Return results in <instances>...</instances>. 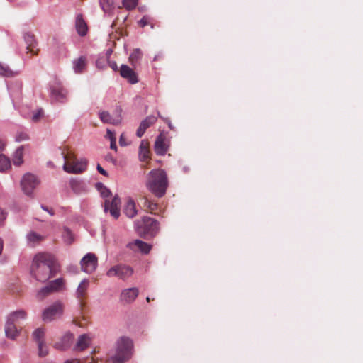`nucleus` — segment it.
Returning <instances> with one entry per match:
<instances>
[{
    "label": "nucleus",
    "instance_id": "1",
    "mask_svg": "<svg viewBox=\"0 0 363 363\" xmlns=\"http://www.w3.org/2000/svg\"><path fill=\"white\" fill-rule=\"evenodd\" d=\"M59 270V264L52 254L40 252L33 259L31 274L38 281L45 282L48 281L55 277Z\"/></svg>",
    "mask_w": 363,
    "mask_h": 363
},
{
    "label": "nucleus",
    "instance_id": "2",
    "mask_svg": "<svg viewBox=\"0 0 363 363\" xmlns=\"http://www.w3.org/2000/svg\"><path fill=\"white\" fill-rule=\"evenodd\" d=\"M133 351V343L128 337H121L116 343V350L113 353L108 354L109 363H124L128 361Z\"/></svg>",
    "mask_w": 363,
    "mask_h": 363
},
{
    "label": "nucleus",
    "instance_id": "3",
    "mask_svg": "<svg viewBox=\"0 0 363 363\" xmlns=\"http://www.w3.org/2000/svg\"><path fill=\"white\" fill-rule=\"evenodd\" d=\"M168 179L162 169H154L149 174L147 187L155 196L162 197L168 187Z\"/></svg>",
    "mask_w": 363,
    "mask_h": 363
},
{
    "label": "nucleus",
    "instance_id": "4",
    "mask_svg": "<svg viewBox=\"0 0 363 363\" xmlns=\"http://www.w3.org/2000/svg\"><path fill=\"white\" fill-rule=\"evenodd\" d=\"M136 231L141 235L155 234L159 230V223L156 220L148 216H144L135 223Z\"/></svg>",
    "mask_w": 363,
    "mask_h": 363
},
{
    "label": "nucleus",
    "instance_id": "5",
    "mask_svg": "<svg viewBox=\"0 0 363 363\" xmlns=\"http://www.w3.org/2000/svg\"><path fill=\"white\" fill-rule=\"evenodd\" d=\"M40 181L33 174L26 173L25 174L21 180V187L23 192L28 196H34V190L40 184Z\"/></svg>",
    "mask_w": 363,
    "mask_h": 363
},
{
    "label": "nucleus",
    "instance_id": "6",
    "mask_svg": "<svg viewBox=\"0 0 363 363\" xmlns=\"http://www.w3.org/2000/svg\"><path fill=\"white\" fill-rule=\"evenodd\" d=\"M133 269L125 264H117L111 267L106 272L108 277H117L121 279L125 280L132 276Z\"/></svg>",
    "mask_w": 363,
    "mask_h": 363
},
{
    "label": "nucleus",
    "instance_id": "7",
    "mask_svg": "<svg viewBox=\"0 0 363 363\" xmlns=\"http://www.w3.org/2000/svg\"><path fill=\"white\" fill-rule=\"evenodd\" d=\"M64 287V280L61 278L57 279L49 283L48 285L42 288L37 294L40 299H43L51 293L59 291Z\"/></svg>",
    "mask_w": 363,
    "mask_h": 363
},
{
    "label": "nucleus",
    "instance_id": "8",
    "mask_svg": "<svg viewBox=\"0 0 363 363\" xmlns=\"http://www.w3.org/2000/svg\"><path fill=\"white\" fill-rule=\"evenodd\" d=\"M63 312V306L60 301H57L47 308L43 314V319L45 322H50L60 317Z\"/></svg>",
    "mask_w": 363,
    "mask_h": 363
},
{
    "label": "nucleus",
    "instance_id": "9",
    "mask_svg": "<svg viewBox=\"0 0 363 363\" xmlns=\"http://www.w3.org/2000/svg\"><path fill=\"white\" fill-rule=\"evenodd\" d=\"M86 168L85 160H65L63 169L70 174H79L83 172Z\"/></svg>",
    "mask_w": 363,
    "mask_h": 363
},
{
    "label": "nucleus",
    "instance_id": "10",
    "mask_svg": "<svg viewBox=\"0 0 363 363\" xmlns=\"http://www.w3.org/2000/svg\"><path fill=\"white\" fill-rule=\"evenodd\" d=\"M98 258L94 253H87L80 262L82 271L89 274L96 270Z\"/></svg>",
    "mask_w": 363,
    "mask_h": 363
},
{
    "label": "nucleus",
    "instance_id": "11",
    "mask_svg": "<svg viewBox=\"0 0 363 363\" xmlns=\"http://www.w3.org/2000/svg\"><path fill=\"white\" fill-rule=\"evenodd\" d=\"M24 40L26 44V52L28 58H30L33 55H37L39 52L38 48V43L34 35L28 33L24 35Z\"/></svg>",
    "mask_w": 363,
    "mask_h": 363
},
{
    "label": "nucleus",
    "instance_id": "12",
    "mask_svg": "<svg viewBox=\"0 0 363 363\" xmlns=\"http://www.w3.org/2000/svg\"><path fill=\"white\" fill-rule=\"evenodd\" d=\"M169 148V140L164 134L160 133L155 142V151L159 156H163Z\"/></svg>",
    "mask_w": 363,
    "mask_h": 363
},
{
    "label": "nucleus",
    "instance_id": "13",
    "mask_svg": "<svg viewBox=\"0 0 363 363\" xmlns=\"http://www.w3.org/2000/svg\"><path fill=\"white\" fill-rule=\"evenodd\" d=\"M121 200L118 196H114L111 201L106 200L104 202V211H109L111 215L115 218H118L120 216L119 206Z\"/></svg>",
    "mask_w": 363,
    "mask_h": 363
},
{
    "label": "nucleus",
    "instance_id": "14",
    "mask_svg": "<svg viewBox=\"0 0 363 363\" xmlns=\"http://www.w3.org/2000/svg\"><path fill=\"white\" fill-rule=\"evenodd\" d=\"M89 286V281L88 279H84L79 284L76 291L77 298L79 300L81 308L85 306L86 299L87 298V290Z\"/></svg>",
    "mask_w": 363,
    "mask_h": 363
},
{
    "label": "nucleus",
    "instance_id": "15",
    "mask_svg": "<svg viewBox=\"0 0 363 363\" xmlns=\"http://www.w3.org/2000/svg\"><path fill=\"white\" fill-rule=\"evenodd\" d=\"M121 76L129 83L134 84L138 82V74L135 71L126 65H122L120 68Z\"/></svg>",
    "mask_w": 363,
    "mask_h": 363
},
{
    "label": "nucleus",
    "instance_id": "16",
    "mask_svg": "<svg viewBox=\"0 0 363 363\" xmlns=\"http://www.w3.org/2000/svg\"><path fill=\"white\" fill-rule=\"evenodd\" d=\"M157 121V117L155 116H147L140 124L139 128L137 130L136 135L138 138H141L145 130L153 125Z\"/></svg>",
    "mask_w": 363,
    "mask_h": 363
},
{
    "label": "nucleus",
    "instance_id": "17",
    "mask_svg": "<svg viewBox=\"0 0 363 363\" xmlns=\"http://www.w3.org/2000/svg\"><path fill=\"white\" fill-rule=\"evenodd\" d=\"M140 205L142 208H143L145 211L150 212V213H153L155 215L159 214V206L156 203L152 202L149 200L146 196H144L140 199Z\"/></svg>",
    "mask_w": 363,
    "mask_h": 363
},
{
    "label": "nucleus",
    "instance_id": "18",
    "mask_svg": "<svg viewBox=\"0 0 363 363\" xmlns=\"http://www.w3.org/2000/svg\"><path fill=\"white\" fill-rule=\"evenodd\" d=\"M138 296L137 288H130L123 290L121 294V300L126 303H132Z\"/></svg>",
    "mask_w": 363,
    "mask_h": 363
},
{
    "label": "nucleus",
    "instance_id": "19",
    "mask_svg": "<svg viewBox=\"0 0 363 363\" xmlns=\"http://www.w3.org/2000/svg\"><path fill=\"white\" fill-rule=\"evenodd\" d=\"M16 322L7 319L5 325V333L8 338L14 340L18 335L19 330L16 327Z\"/></svg>",
    "mask_w": 363,
    "mask_h": 363
},
{
    "label": "nucleus",
    "instance_id": "20",
    "mask_svg": "<svg viewBox=\"0 0 363 363\" xmlns=\"http://www.w3.org/2000/svg\"><path fill=\"white\" fill-rule=\"evenodd\" d=\"M128 247L134 251H140L145 254L148 253L151 248L150 245L139 240H136L134 242L129 243Z\"/></svg>",
    "mask_w": 363,
    "mask_h": 363
},
{
    "label": "nucleus",
    "instance_id": "21",
    "mask_svg": "<svg viewBox=\"0 0 363 363\" xmlns=\"http://www.w3.org/2000/svg\"><path fill=\"white\" fill-rule=\"evenodd\" d=\"M101 121L104 123H110L113 125H118L121 121L120 115L113 117L107 111H101L99 113Z\"/></svg>",
    "mask_w": 363,
    "mask_h": 363
},
{
    "label": "nucleus",
    "instance_id": "22",
    "mask_svg": "<svg viewBox=\"0 0 363 363\" xmlns=\"http://www.w3.org/2000/svg\"><path fill=\"white\" fill-rule=\"evenodd\" d=\"M66 95L67 91L60 84L51 87V97L55 100L62 101Z\"/></svg>",
    "mask_w": 363,
    "mask_h": 363
},
{
    "label": "nucleus",
    "instance_id": "23",
    "mask_svg": "<svg viewBox=\"0 0 363 363\" xmlns=\"http://www.w3.org/2000/svg\"><path fill=\"white\" fill-rule=\"evenodd\" d=\"M91 342V337L87 334L81 335L76 344V350L83 351L87 348Z\"/></svg>",
    "mask_w": 363,
    "mask_h": 363
},
{
    "label": "nucleus",
    "instance_id": "24",
    "mask_svg": "<svg viewBox=\"0 0 363 363\" xmlns=\"http://www.w3.org/2000/svg\"><path fill=\"white\" fill-rule=\"evenodd\" d=\"M75 27H76L77 33L79 35L84 36L86 34L87 25H86V23L85 22V21L84 20L82 14L77 15V16L76 18V21H75Z\"/></svg>",
    "mask_w": 363,
    "mask_h": 363
},
{
    "label": "nucleus",
    "instance_id": "25",
    "mask_svg": "<svg viewBox=\"0 0 363 363\" xmlns=\"http://www.w3.org/2000/svg\"><path fill=\"white\" fill-rule=\"evenodd\" d=\"M124 213L129 218H133L137 214L135 204L133 199H128L123 209Z\"/></svg>",
    "mask_w": 363,
    "mask_h": 363
},
{
    "label": "nucleus",
    "instance_id": "26",
    "mask_svg": "<svg viewBox=\"0 0 363 363\" xmlns=\"http://www.w3.org/2000/svg\"><path fill=\"white\" fill-rule=\"evenodd\" d=\"M26 238L28 243L32 246L40 243L44 239L43 236L33 231L28 233Z\"/></svg>",
    "mask_w": 363,
    "mask_h": 363
},
{
    "label": "nucleus",
    "instance_id": "27",
    "mask_svg": "<svg viewBox=\"0 0 363 363\" xmlns=\"http://www.w3.org/2000/svg\"><path fill=\"white\" fill-rule=\"evenodd\" d=\"M86 66V60L84 57H80L74 61V70L76 73L82 72Z\"/></svg>",
    "mask_w": 363,
    "mask_h": 363
},
{
    "label": "nucleus",
    "instance_id": "28",
    "mask_svg": "<svg viewBox=\"0 0 363 363\" xmlns=\"http://www.w3.org/2000/svg\"><path fill=\"white\" fill-rule=\"evenodd\" d=\"M44 336L45 331L42 328H37L33 333V340L37 342L38 345L44 342Z\"/></svg>",
    "mask_w": 363,
    "mask_h": 363
},
{
    "label": "nucleus",
    "instance_id": "29",
    "mask_svg": "<svg viewBox=\"0 0 363 363\" xmlns=\"http://www.w3.org/2000/svg\"><path fill=\"white\" fill-rule=\"evenodd\" d=\"M26 316V312L24 311L21 310V311H17L11 313L9 315L8 320H10L17 323L19 319H25Z\"/></svg>",
    "mask_w": 363,
    "mask_h": 363
},
{
    "label": "nucleus",
    "instance_id": "30",
    "mask_svg": "<svg viewBox=\"0 0 363 363\" xmlns=\"http://www.w3.org/2000/svg\"><path fill=\"white\" fill-rule=\"evenodd\" d=\"M142 57V52L139 49H135L133 51V52L130 55L129 62L131 63L133 66H135L139 60Z\"/></svg>",
    "mask_w": 363,
    "mask_h": 363
},
{
    "label": "nucleus",
    "instance_id": "31",
    "mask_svg": "<svg viewBox=\"0 0 363 363\" xmlns=\"http://www.w3.org/2000/svg\"><path fill=\"white\" fill-rule=\"evenodd\" d=\"M96 188L101 193V195L104 198L109 197L111 195V191L102 183H97L96 184Z\"/></svg>",
    "mask_w": 363,
    "mask_h": 363
},
{
    "label": "nucleus",
    "instance_id": "32",
    "mask_svg": "<svg viewBox=\"0 0 363 363\" xmlns=\"http://www.w3.org/2000/svg\"><path fill=\"white\" fill-rule=\"evenodd\" d=\"M153 18L152 17H150V16H144L139 21H138V25L143 28L145 27V26H147V25H150L151 26V28H154V25H153Z\"/></svg>",
    "mask_w": 363,
    "mask_h": 363
},
{
    "label": "nucleus",
    "instance_id": "33",
    "mask_svg": "<svg viewBox=\"0 0 363 363\" xmlns=\"http://www.w3.org/2000/svg\"><path fill=\"white\" fill-rule=\"evenodd\" d=\"M149 149L148 143L145 141H142L140 145V155L143 156V159L149 158Z\"/></svg>",
    "mask_w": 363,
    "mask_h": 363
},
{
    "label": "nucleus",
    "instance_id": "34",
    "mask_svg": "<svg viewBox=\"0 0 363 363\" xmlns=\"http://www.w3.org/2000/svg\"><path fill=\"white\" fill-rule=\"evenodd\" d=\"M100 5L104 12H109L113 6L112 0H100Z\"/></svg>",
    "mask_w": 363,
    "mask_h": 363
},
{
    "label": "nucleus",
    "instance_id": "35",
    "mask_svg": "<svg viewBox=\"0 0 363 363\" xmlns=\"http://www.w3.org/2000/svg\"><path fill=\"white\" fill-rule=\"evenodd\" d=\"M11 168V160H0V172H6Z\"/></svg>",
    "mask_w": 363,
    "mask_h": 363
},
{
    "label": "nucleus",
    "instance_id": "36",
    "mask_svg": "<svg viewBox=\"0 0 363 363\" xmlns=\"http://www.w3.org/2000/svg\"><path fill=\"white\" fill-rule=\"evenodd\" d=\"M62 236L65 242H66L67 244H71L72 242L73 235L69 229L65 228Z\"/></svg>",
    "mask_w": 363,
    "mask_h": 363
},
{
    "label": "nucleus",
    "instance_id": "37",
    "mask_svg": "<svg viewBox=\"0 0 363 363\" xmlns=\"http://www.w3.org/2000/svg\"><path fill=\"white\" fill-rule=\"evenodd\" d=\"M138 0H123V6L128 10L134 9L138 4Z\"/></svg>",
    "mask_w": 363,
    "mask_h": 363
},
{
    "label": "nucleus",
    "instance_id": "38",
    "mask_svg": "<svg viewBox=\"0 0 363 363\" xmlns=\"http://www.w3.org/2000/svg\"><path fill=\"white\" fill-rule=\"evenodd\" d=\"M38 353L39 356L40 357H45L48 354V351L47 346L45 345V343H40L38 345Z\"/></svg>",
    "mask_w": 363,
    "mask_h": 363
},
{
    "label": "nucleus",
    "instance_id": "39",
    "mask_svg": "<svg viewBox=\"0 0 363 363\" xmlns=\"http://www.w3.org/2000/svg\"><path fill=\"white\" fill-rule=\"evenodd\" d=\"M62 155L63 157V159H65V160H67V159H75V157H76L74 154L72 152H71V151H69L68 150H62Z\"/></svg>",
    "mask_w": 363,
    "mask_h": 363
},
{
    "label": "nucleus",
    "instance_id": "40",
    "mask_svg": "<svg viewBox=\"0 0 363 363\" xmlns=\"http://www.w3.org/2000/svg\"><path fill=\"white\" fill-rule=\"evenodd\" d=\"M43 116V111L42 109H39L33 113V115L32 116V121L33 122H38Z\"/></svg>",
    "mask_w": 363,
    "mask_h": 363
},
{
    "label": "nucleus",
    "instance_id": "41",
    "mask_svg": "<svg viewBox=\"0 0 363 363\" xmlns=\"http://www.w3.org/2000/svg\"><path fill=\"white\" fill-rule=\"evenodd\" d=\"M11 73L10 69L7 66H4L0 63V74L4 76H9Z\"/></svg>",
    "mask_w": 363,
    "mask_h": 363
},
{
    "label": "nucleus",
    "instance_id": "42",
    "mask_svg": "<svg viewBox=\"0 0 363 363\" xmlns=\"http://www.w3.org/2000/svg\"><path fill=\"white\" fill-rule=\"evenodd\" d=\"M5 149V142L0 138V159H9L3 152Z\"/></svg>",
    "mask_w": 363,
    "mask_h": 363
},
{
    "label": "nucleus",
    "instance_id": "43",
    "mask_svg": "<svg viewBox=\"0 0 363 363\" xmlns=\"http://www.w3.org/2000/svg\"><path fill=\"white\" fill-rule=\"evenodd\" d=\"M23 152V147L18 148L16 152V159H22V157L24 156Z\"/></svg>",
    "mask_w": 363,
    "mask_h": 363
},
{
    "label": "nucleus",
    "instance_id": "44",
    "mask_svg": "<svg viewBox=\"0 0 363 363\" xmlns=\"http://www.w3.org/2000/svg\"><path fill=\"white\" fill-rule=\"evenodd\" d=\"M119 144L121 146H126L128 145L125 135L123 133L120 136Z\"/></svg>",
    "mask_w": 363,
    "mask_h": 363
},
{
    "label": "nucleus",
    "instance_id": "45",
    "mask_svg": "<svg viewBox=\"0 0 363 363\" xmlns=\"http://www.w3.org/2000/svg\"><path fill=\"white\" fill-rule=\"evenodd\" d=\"M6 212L0 208V223L3 222L6 218Z\"/></svg>",
    "mask_w": 363,
    "mask_h": 363
},
{
    "label": "nucleus",
    "instance_id": "46",
    "mask_svg": "<svg viewBox=\"0 0 363 363\" xmlns=\"http://www.w3.org/2000/svg\"><path fill=\"white\" fill-rule=\"evenodd\" d=\"M106 137L109 139V140H112V139H115V135H114V133L109 129H107L106 130Z\"/></svg>",
    "mask_w": 363,
    "mask_h": 363
},
{
    "label": "nucleus",
    "instance_id": "47",
    "mask_svg": "<svg viewBox=\"0 0 363 363\" xmlns=\"http://www.w3.org/2000/svg\"><path fill=\"white\" fill-rule=\"evenodd\" d=\"M111 141V149L112 150H116V138L115 139H112V140H110Z\"/></svg>",
    "mask_w": 363,
    "mask_h": 363
},
{
    "label": "nucleus",
    "instance_id": "48",
    "mask_svg": "<svg viewBox=\"0 0 363 363\" xmlns=\"http://www.w3.org/2000/svg\"><path fill=\"white\" fill-rule=\"evenodd\" d=\"M97 169L101 174L106 175V172L99 164H97Z\"/></svg>",
    "mask_w": 363,
    "mask_h": 363
},
{
    "label": "nucleus",
    "instance_id": "49",
    "mask_svg": "<svg viewBox=\"0 0 363 363\" xmlns=\"http://www.w3.org/2000/svg\"><path fill=\"white\" fill-rule=\"evenodd\" d=\"M41 207L44 211H48L51 216L54 215V211L52 209H48V208L45 206H42Z\"/></svg>",
    "mask_w": 363,
    "mask_h": 363
},
{
    "label": "nucleus",
    "instance_id": "50",
    "mask_svg": "<svg viewBox=\"0 0 363 363\" xmlns=\"http://www.w3.org/2000/svg\"><path fill=\"white\" fill-rule=\"evenodd\" d=\"M110 66L115 71L118 69L117 64L115 62H110Z\"/></svg>",
    "mask_w": 363,
    "mask_h": 363
},
{
    "label": "nucleus",
    "instance_id": "51",
    "mask_svg": "<svg viewBox=\"0 0 363 363\" xmlns=\"http://www.w3.org/2000/svg\"><path fill=\"white\" fill-rule=\"evenodd\" d=\"M23 162V160H14V165L20 167Z\"/></svg>",
    "mask_w": 363,
    "mask_h": 363
},
{
    "label": "nucleus",
    "instance_id": "52",
    "mask_svg": "<svg viewBox=\"0 0 363 363\" xmlns=\"http://www.w3.org/2000/svg\"><path fill=\"white\" fill-rule=\"evenodd\" d=\"M3 246H4L3 240H1V238H0V255L1 254V252L3 250Z\"/></svg>",
    "mask_w": 363,
    "mask_h": 363
},
{
    "label": "nucleus",
    "instance_id": "53",
    "mask_svg": "<svg viewBox=\"0 0 363 363\" xmlns=\"http://www.w3.org/2000/svg\"><path fill=\"white\" fill-rule=\"evenodd\" d=\"M96 65L97 67H99L100 65H101V60H98L96 62Z\"/></svg>",
    "mask_w": 363,
    "mask_h": 363
},
{
    "label": "nucleus",
    "instance_id": "54",
    "mask_svg": "<svg viewBox=\"0 0 363 363\" xmlns=\"http://www.w3.org/2000/svg\"><path fill=\"white\" fill-rule=\"evenodd\" d=\"M52 166V162H49L48 163V167H51Z\"/></svg>",
    "mask_w": 363,
    "mask_h": 363
},
{
    "label": "nucleus",
    "instance_id": "55",
    "mask_svg": "<svg viewBox=\"0 0 363 363\" xmlns=\"http://www.w3.org/2000/svg\"><path fill=\"white\" fill-rule=\"evenodd\" d=\"M146 300H147V302H149V301H150V298H149V297H147V298H146Z\"/></svg>",
    "mask_w": 363,
    "mask_h": 363
},
{
    "label": "nucleus",
    "instance_id": "56",
    "mask_svg": "<svg viewBox=\"0 0 363 363\" xmlns=\"http://www.w3.org/2000/svg\"><path fill=\"white\" fill-rule=\"evenodd\" d=\"M158 116L162 118V116H160V113H158Z\"/></svg>",
    "mask_w": 363,
    "mask_h": 363
}]
</instances>
